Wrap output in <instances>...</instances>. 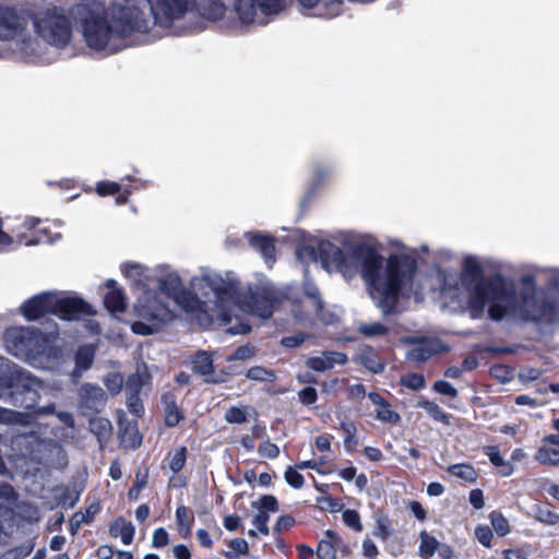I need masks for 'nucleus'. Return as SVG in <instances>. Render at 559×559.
Masks as SVG:
<instances>
[{
	"label": "nucleus",
	"mask_w": 559,
	"mask_h": 559,
	"mask_svg": "<svg viewBox=\"0 0 559 559\" xmlns=\"http://www.w3.org/2000/svg\"><path fill=\"white\" fill-rule=\"evenodd\" d=\"M157 296L160 300L167 301L168 308L170 301L176 297L183 288L181 277L176 272L167 273L166 275L158 278Z\"/></svg>",
	"instance_id": "aec40b11"
},
{
	"label": "nucleus",
	"mask_w": 559,
	"mask_h": 559,
	"mask_svg": "<svg viewBox=\"0 0 559 559\" xmlns=\"http://www.w3.org/2000/svg\"><path fill=\"white\" fill-rule=\"evenodd\" d=\"M160 401L164 406V425L168 428L176 427L185 418V413L178 406L175 394L165 392Z\"/></svg>",
	"instance_id": "393cba45"
},
{
	"label": "nucleus",
	"mask_w": 559,
	"mask_h": 559,
	"mask_svg": "<svg viewBox=\"0 0 559 559\" xmlns=\"http://www.w3.org/2000/svg\"><path fill=\"white\" fill-rule=\"evenodd\" d=\"M296 524V519L290 514H282L277 518L273 526V535L276 540L281 539V535L285 531H289Z\"/></svg>",
	"instance_id": "603ef678"
},
{
	"label": "nucleus",
	"mask_w": 559,
	"mask_h": 559,
	"mask_svg": "<svg viewBox=\"0 0 559 559\" xmlns=\"http://www.w3.org/2000/svg\"><path fill=\"white\" fill-rule=\"evenodd\" d=\"M225 420L229 424H243L247 421V413L238 406H230L225 413Z\"/></svg>",
	"instance_id": "680f3d73"
},
{
	"label": "nucleus",
	"mask_w": 559,
	"mask_h": 559,
	"mask_svg": "<svg viewBox=\"0 0 559 559\" xmlns=\"http://www.w3.org/2000/svg\"><path fill=\"white\" fill-rule=\"evenodd\" d=\"M359 362L373 373L382 372L384 364L373 348L367 347L359 354Z\"/></svg>",
	"instance_id": "58836bf2"
},
{
	"label": "nucleus",
	"mask_w": 559,
	"mask_h": 559,
	"mask_svg": "<svg viewBox=\"0 0 559 559\" xmlns=\"http://www.w3.org/2000/svg\"><path fill=\"white\" fill-rule=\"evenodd\" d=\"M416 407L425 409L435 421L450 425L451 414L445 413L436 402L423 399L417 402Z\"/></svg>",
	"instance_id": "f704fd0d"
},
{
	"label": "nucleus",
	"mask_w": 559,
	"mask_h": 559,
	"mask_svg": "<svg viewBox=\"0 0 559 559\" xmlns=\"http://www.w3.org/2000/svg\"><path fill=\"white\" fill-rule=\"evenodd\" d=\"M3 342L8 353L29 361L45 353L48 340L39 329L10 326L4 331Z\"/></svg>",
	"instance_id": "423d86ee"
},
{
	"label": "nucleus",
	"mask_w": 559,
	"mask_h": 559,
	"mask_svg": "<svg viewBox=\"0 0 559 559\" xmlns=\"http://www.w3.org/2000/svg\"><path fill=\"white\" fill-rule=\"evenodd\" d=\"M444 349V345L440 340L421 337L414 341V346L409 349L407 356L409 360L425 362Z\"/></svg>",
	"instance_id": "6ab92c4d"
},
{
	"label": "nucleus",
	"mask_w": 559,
	"mask_h": 559,
	"mask_svg": "<svg viewBox=\"0 0 559 559\" xmlns=\"http://www.w3.org/2000/svg\"><path fill=\"white\" fill-rule=\"evenodd\" d=\"M151 385L152 374L144 362L139 365L135 371L128 374L124 380L127 408L136 418H141L145 413L141 392L144 386Z\"/></svg>",
	"instance_id": "9b49d317"
},
{
	"label": "nucleus",
	"mask_w": 559,
	"mask_h": 559,
	"mask_svg": "<svg viewBox=\"0 0 559 559\" xmlns=\"http://www.w3.org/2000/svg\"><path fill=\"white\" fill-rule=\"evenodd\" d=\"M36 33L48 44L66 48L72 38V23L60 7H49L35 14L31 13Z\"/></svg>",
	"instance_id": "39448f33"
},
{
	"label": "nucleus",
	"mask_w": 559,
	"mask_h": 559,
	"mask_svg": "<svg viewBox=\"0 0 559 559\" xmlns=\"http://www.w3.org/2000/svg\"><path fill=\"white\" fill-rule=\"evenodd\" d=\"M231 0H205L202 5L203 15L213 21L223 19L227 10V4ZM233 5L235 7V0L233 1Z\"/></svg>",
	"instance_id": "c9c22d12"
},
{
	"label": "nucleus",
	"mask_w": 559,
	"mask_h": 559,
	"mask_svg": "<svg viewBox=\"0 0 559 559\" xmlns=\"http://www.w3.org/2000/svg\"><path fill=\"white\" fill-rule=\"evenodd\" d=\"M40 389H43L41 381L31 372L21 369L12 380V385L8 386V389L2 392L0 397H4L9 400L12 405L24 408L31 413L38 404Z\"/></svg>",
	"instance_id": "1a4fd4ad"
},
{
	"label": "nucleus",
	"mask_w": 559,
	"mask_h": 559,
	"mask_svg": "<svg viewBox=\"0 0 559 559\" xmlns=\"http://www.w3.org/2000/svg\"><path fill=\"white\" fill-rule=\"evenodd\" d=\"M90 431L97 438L99 444L108 441L112 432V425L108 418L90 416Z\"/></svg>",
	"instance_id": "7c9ffc66"
},
{
	"label": "nucleus",
	"mask_w": 559,
	"mask_h": 559,
	"mask_svg": "<svg viewBox=\"0 0 559 559\" xmlns=\"http://www.w3.org/2000/svg\"><path fill=\"white\" fill-rule=\"evenodd\" d=\"M489 373L491 378L501 383H507L513 379V369L503 364H495L490 367Z\"/></svg>",
	"instance_id": "864d4df0"
},
{
	"label": "nucleus",
	"mask_w": 559,
	"mask_h": 559,
	"mask_svg": "<svg viewBox=\"0 0 559 559\" xmlns=\"http://www.w3.org/2000/svg\"><path fill=\"white\" fill-rule=\"evenodd\" d=\"M521 289L519 298L521 301L520 316L525 322L552 324L557 320V305L551 300H543L538 311L527 309L528 305L536 302V280L534 275L527 274L521 277Z\"/></svg>",
	"instance_id": "6e6552de"
},
{
	"label": "nucleus",
	"mask_w": 559,
	"mask_h": 559,
	"mask_svg": "<svg viewBox=\"0 0 559 559\" xmlns=\"http://www.w3.org/2000/svg\"><path fill=\"white\" fill-rule=\"evenodd\" d=\"M535 460L543 465H559V450L542 447L537 450Z\"/></svg>",
	"instance_id": "8fccbe9b"
},
{
	"label": "nucleus",
	"mask_w": 559,
	"mask_h": 559,
	"mask_svg": "<svg viewBox=\"0 0 559 559\" xmlns=\"http://www.w3.org/2000/svg\"><path fill=\"white\" fill-rule=\"evenodd\" d=\"M96 348L92 344H83L79 346L74 355V373L88 370L94 362Z\"/></svg>",
	"instance_id": "c756f323"
},
{
	"label": "nucleus",
	"mask_w": 559,
	"mask_h": 559,
	"mask_svg": "<svg viewBox=\"0 0 559 559\" xmlns=\"http://www.w3.org/2000/svg\"><path fill=\"white\" fill-rule=\"evenodd\" d=\"M246 377L257 381H270L274 373L263 367L254 366L248 369Z\"/></svg>",
	"instance_id": "0e129e2a"
},
{
	"label": "nucleus",
	"mask_w": 559,
	"mask_h": 559,
	"mask_svg": "<svg viewBox=\"0 0 559 559\" xmlns=\"http://www.w3.org/2000/svg\"><path fill=\"white\" fill-rule=\"evenodd\" d=\"M283 8V0H235V11L245 24L255 21L258 10L264 15H270L281 12Z\"/></svg>",
	"instance_id": "2eb2a0df"
},
{
	"label": "nucleus",
	"mask_w": 559,
	"mask_h": 559,
	"mask_svg": "<svg viewBox=\"0 0 559 559\" xmlns=\"http://www.w3.org/2000/svg\"><path fill=\"white\" fill-rule=\"evenodd\" d=\"M300 4L307 9L322 7L319 14L333 17L342 11L343 0H299Z\"/></svg>",
	"instance_id": "c85d7f7f"
},
{
	"label": "nucleus",
	"mask_w": 559,
	"mask_h": 559,
	"mask_svg": "<svg viewBox=\"0 0 559 559\" xmlns=\"http://www.w3.org/2000/svg\"><path fill=\"white\" fill-rule=\"evenodd\" d=\"M95 313L91 304L78 296L59 297L53 292V316L61 320H80Z\"/></svg>",
	"instance_id": "ddd939ff"
},
{
	"label": "nucleus",
	"mask_w": 559,
	"mask_h": 559,
	"mask_svg": "<svg viewBox=\"0 0 559 559\" xmlns=\"http://www.w3.org/2000/svg\"><path fill=\"white\" fill-rule=\"evenodd\" d=\"M21 313L27 321L53 314V292H43L28 298L22 304Z\"/></svg>",
	"instance_id": "f3484780"
},
{
	"label": "nucleus",
	"mask_w": 559,
	"mask_h": 559,
	"mask_svg": "<svg viewBox=\"0 0 559 559\" xmlns=\"http://www.w3.org/2000/svg\"><path fill=\"white\" fill-rule=\"evenodd\" d=\"M368 399L372 404L378 405L376 418L382 423L397 425L401 421V415L392 409L391 404L378 392H369Z\"/></svg>",
	"instance_id": "b1692460"
},
{
	"label": "nucleus",
	"mask_w": 559,
	"mask_h": 559,
	"mask_svg": "<svg viewBox=\"0 0 559 559\" xmlns=\"http://www.w3.org/2000/svg\"><path fill=\"white\" fill-rule=\"evenodd\" d=\"M419 539L418 555L423 559H430L439 548L440 542L426 531L419 533Z\"/></svg>",
	"instance_id": "ea45409f"
},
{
	"label": "nucleus",
	"mask_w": 559,
	"mask_h": 559,
	"mask_svg": "<svg viewBox=\"0 0 559 559\" xmlns=\"http://www.w3.org/2000/svg\"><path fill=\"white\" fill-rule=\"evenodd\" d=\"M81 26L86 45L97 51L110 48L118 52L127 45L122 41L135 33L145 34L150 31V20L136 7H122L109 21L105 11L95 12L87 4L82 5Z\"/></svg>",
	"instance_id": "f03ea898"
},
{
	"label": "nucleus",
	"mask_w": 559,
	"mask_h": 559,
	"mask_svg": "<svg viewBox=\"0 0 559 559\" xmlns=\"http://www.w3.org/2000/svg\"><path fill=\"white\" fill-rule=\"evenodd\" d=\"M357 330L365 337L384 336L390 331L385 324L380 322L362 323Z\"/></svg>",
	"instance_id": "09e8293b"
},
{
	"label": "nucleus",
	"mask_w": 559,
	"mask_h": 559,
	"mask_svg": "<svg viewBox=\"0 0 559 559\" xmlns=\"http://www.w3.org/2000/svg\"><path fill=\"white\" fill-rule=\"evenodd\" d=\"M121 273L123 276L129 278H135L136 281H141L144 276L145 267L140 263L135 262H123L120 265Z\"/></svg>",
	"instance_id": "5fc2aeb1"
},
{
	"label": "nucleus",
	"mask_w": 559,
	"mask_h": 559,
	"mask_svg": "<svg viewBox=\"0 0 559 559\" xmlns=\"http://www.w3.org/2000/svg\"><path fill=\"white\" fill-rule=\"evenodd\" d=\"M135 528L131 522H127L123 518L117 519L109 526V534L112 537L120 536L124 545H130L133 542Z\"/></svg>",
	"instance_id": "473e14b6"
},
{
	"label": "nucleus",
	"mask_w": 559,
	"mask_h": 559,
	"mask_svg": "<svg viewBox=\"0 0 559 559\" xmlns=\"http://www.w3.org/2000/svg\"><path fill=\"white\" fill-rule=\"evenodd\" d=\"M118 424V439L120 447L123 449L135 450L141 447L143 436L139 430L138 418L130 420L121 411L117 418Z\"/></svg>",
	"instance_id": "a211bd4d"
},
{
	"label": "nucleus",
	"mask_w": 559,
	"mask_h": 559,
	"mask_svg": "<svg viewBox=\"0 0 559 559\" xmlns=\"http://www.w3.org/2000/svg\"><path fill=\"white\" fill-rule=\"evenodd\" d=\"M108 292L104 296V306L111 313H121L127 309V297L118 283L109 278L105 282Z\"/></svg>",
	"instance_id": "412c9836"
},
{
	"label": "nucleus",
	"mask_w": 559,
	"mask_h": 559,
	"mask_svg": "<svg viewBox=\"0 0 559 559\" xmlns=\"http://www.w3.org/2000/svg\"><path fill=\"white\" fill-rule=\"evenodd\" d=\"M169 468L174 474H178L187 462V448L185 445L179 447L175 451L168 453Z\"/></svg>",
	"instance_id": "de8ad7c7"
},
{
	"label": "nucleus",
	"mask_w": 559,
	"mask_h": 559,
	"mask_svg": "<svg viewBox=\"0 0 559 559\" xmlns=\"http://www.w3.org/2000/svg\"><path fill=\"white\" fill-rule=\"evenodd\" d=\"M202 281L213 292L216 306L219 308L218 319L222 325H229L233 320L230 306L241 308V299L245 290L241 289V283L238 280H225L221 275H204Z\"/></svg>",
	"instance_id": "0eeeda50"
},
{
	"label": "nucleus",
	"mask_w": 559,
	"mask_h": 559,
	"mask_svg": "<svg viewBox=\"0 0 559 559\" xmlns=\"http://www.w3.org/2000/svg\"><path fill=\"white\" fill-rule=\"evenodd\" d=\"M394 530L392 527L391 520L386 515H380L376 520V527L373 531V535L385 542L392 534Z\"/></svg>",
	"instance_id": "3c124183"
},
{
	"label": "nucleus",
	"mask_w": 559,
	"mask_h": 559,
	"mask_svg": "<svg viewBox=\"0 0 559 559\" xmlns=\"http://www.w3.org/2000/svg\"><path fill=\"white\" fill-rule=\"evenodd\" d=\"M343 539L337 532L326 530L324 538L318 543L317 557L318 559H336V551Z\"/></svg>",
	"instance_id": "a878e982"
},
{
	"label": "nucleus",
	"mask_w": 559,
	"mask_h": 559,
	"mask_svg": "<svg viewBox=\"0 0 559 559\" xmlns=\"http://www.w3.org/2000/svg\"><path fill=\"white\" fill-rule=\"evenodd\" d=\"M284 299L282 293L270 286L248 288L241 299V309L262 319H270Z\"/></svg>",
	"instance_id": "9d476101"
},
{
	"label": "nucleus",
	"mask_w": 559,
	"mask_h": 559,
	"mask_svg": "<svg viewBox=\"0 0 559 559\" xmlns=\"http://www.w3.org/2000/svg\"><path fill=\"white\" fill-rule=\"evenodd\" d=\"M461 281L468 289L467 309L472 319H480L488 299L515 300L518 292L501 274L484 276L480 263L474 257L464 259Z\"/></svg>",
	"instance_id": "7ed1b4c3"
},
{
	"label": "nucleus",
	"mask_w": 559,
	"mask_h": 559,
	"mask_svg": "<svg viewBox=\"0 0 559 559\" xmlns=\"http://www.w3.org/2000/svg\"><path fill=\"white\" fill-rule=\"evenodd\" d=\"M484 453L489 457V461L493 466L501 468L500 474L502 476H510L513 473V465L510 462L504 461L497 445L485 447Z\"/></svg>",
	"instance_id": "e433bc0d"
},
{
	"label": "nucleus",
	"mask_w": 559,
	"mask_h": 559,
	"mask_svg": "<svg viewBox=\"0 0 559 559\" xmlns=\"http://www.w3.org/2000/svg\"><path fill=\"white\" fill-rule=\"evenodd\" d=\"M103 383L106 386L107 391L112 396H115L121 392L123 384H124V378H123L122 373L112 371V372H108L104 377Z\"/></svg>",
	"instance_id": "a18cd8bd"
},
{
	"label": "nucleus",
	"mask_w": 559,
	"mask_h": 559,
	"mask_svg": "<svg viewBox=\"0 0 559 559\" xmlns=\"http://www.w3.org/2000/svg\"><path fill=\"white\" fill-rule=\"evenodd\" d=\"M536 520L547 525H556L559 523V514L551 509L539 508L536 512Z\"/></svg>",
	"instance_id": "774afa93"
},
{
	"label": "nucleus",
	"mask_w": 559,
	"mask_h": 559,
	"mask_svg": "<svg viewBox=\"0 0 559 559\" xmlns=\"http://www.w3.org/2000/svg\"><path fill=\"white\" fill-rule=\"evenodd\" d=\"M316 501L322 510H328L330 512H338L344 507L341 499L331 496H320Z\"/></svg>",
	"instance_id": "4d7b16f0"
},
{
	"label": "nucleus",
	"mask_w": 559,
	"mask_h": 559,
	"mask_svg": "<svg viewBox=\"0 0 559 559\" xmlns=\"http://www.w3.org/2000/svg\"><path fill=\"white\" fill-rule=\"evenodd\" d=\"M31 13L15 7L0 5V40H11L26 29Z\"/></svg>",
	"instance_id": "f8f14e48"
},
{
	"label": "nucleus",
	"mask_w": 559,
	"mask_h": 559,
	"mask_svg": "<svg viewBox=\"0 0 559 559\" xmlns=\"http://www.w3.org/2000/svg\"><path fill=\"white\" fill-rule=\"evenodd\" d=\"M342 520L346 526L350 527L355 532H361L364 530L360 515L356 510L346 509L343 511Z\"/></svg>",
	"instance_id": "6e6d98bb"
},
{
	"label": "nucleus",
	"mask_w": 559,
	"mask_h": 559,
	"mask_svg": "<svg viewBox=\"0 0 559 559\" xmlns=\"http://www.w3.org/2000/svg\"><path fill=\"white\" fill-rule=\"evenodd\" d=\"M329 175V170L326 167L323 166H317L314 169V182L313 187L305 194L304 199L301 200L300 206L302 209H306L311 200L314 197L317 187L320 186V183L324 180V178Z\"/></svg>",
	"instance_id": "49530a36"
},
{
	"label": "nucleus",
	"mask_w": 559,
	"mask_h": 559,
	"mask_svg": "<svg viewBox=\"0 0 559 559\" xmlns=\"http://www.w3.org/2000/svg\"><path fill=\"white\" fill-rule=\"evenodd\" d=\"M401 383L408 389L417 391L425 388L426 380L421 373L412 372L403 377Z\"/></svg>",
	"instance_id": "052dcab7"
},
{
	"label": "nucleus",
	"mask_w": 559,
	"mask_h": 559,
	"mask_svg": "<svg viewBox=\"0 0 559 559\" xmlns=\"http://www.w3.org/2000/svg\"><path fill=\"white\" fill-rule=\"evenodd\" d=\"M490 523L499 537H504L511 532L508 519L500 511H492L489 514Z\"/></svg>",
	"instance_id": "c03bdc74"
},
{
	"label": "nucleus",
	"mask_w": 559,
	"mask_h": 559,
	"mask_svg": "<svg viewBox=\"0 0 559 559\" xmlns=\"http://www.w3.org/2000/svg\"><path fill=\"white\" fill-rule=\"evenodd\" d=\"M338 429L343 430L344 436V447L346 452L353 453L357 450L359 444V439L356 436L357 427L353 421H341Z\"/></svg>",
	"instance_id": "79ce46f5"
},
{
	"label": "nucleus",
	"mask_w": 559,
	"mask_h": 559,
	"mask_svg": "<svg viewBox=\"0 0 559 559\" xmlns=\"http://www.w3.org/2000/svg\"><path fill=\"white\" fill-rule=\"evenodd\" d=\"M284 478L286 483L294 489H300L305 484L304 476L298 472V469L295 466H287L284 473Z\"/></svg>",
	"instance_id": "13d9d810"
},
{
	"label": "nucleus",
	"mask_w": 559,
	"mask_h": 559,
	"mask_svg": "<svg viewBox=\"0 0 559 559\" xmlns=\"http://www.w3.org/2000/svg\"><path fill=\"white\" fill-rule=\"evenodd\" d=\"M475 537L485 548L492 547L493 533L488 525H477L475 528Z\"/></svg>",
	"instance_id": "bf43d9fd"
},
{
	"label": "nucleus",
	"mask_w": 559,
	"mask_h": 559,
	"mask_svg": "<svg viewBox=\"0 0 559 559\" xmlns=\"http://www.w3.org/2000/svg\"><path fill=\"white\" fill-rule=\"evenodd\" d=\"M155 22L169 25L185 15L191 0H148Z\"/></svg>",
	"instance_id": "dca6fc26"
},
{
	"label": "nucleus",
	"mask_w": 559,
	"mask_h": 559,
	"mask_svg": "<svg viewBox=\"0 0 559 559\" xmlns=\"http://www.w3.org/2000/svg\"><path fill=\"white\" fill-rule=\"evenodd\" d=\"M298 400L305 406L313 405L318 401V392L313 386H305L298 391Z\"/></svg>",
	"instance_id": "338daca9"
},
{
	"label": "nucleus",
	"mask_w": 559,
	"mask_h": 559,
	"mask_svg": "<svg viewBox=\"0 0 559 559\" xmlns=\"http://www.w3.org/2000/svg\"><path fill=\"white\" fill-rule=\"evenodd\" d=\"M108 401L107 393L97 384L83 383L78 391V406L83 416L100 413Z\"/></svg>",
	"instance_id": "4468645a"
},
{
	"label": "nucleus",
	"mask_w": 559,
	"mask_h": 559,
	"mask_svg": "<svg viewBox=\"0 0 559 559\" xmlns=\"http://www.w3.org/2000/svg\"><path fill=\"white\" fill-rule=\"evenodd\" d=\"M192 370L194 373L209 377L212 376L215 371L213 357L210 353L205 350L197 352L191 359Z\"/></svg>",
	"instance_id": "2f4dec72"
},
{
	"label": "nucleus",
	"mask_w": 559,
	"mask_h": 559,
	"mask_svg": "<svg viewBox=\"0 0 559 559\" xmlns=\"http://www.w3.org/2000/svg\"><path fill=\"white\" fill-rule=\"evenodd\" d=\"M280 509L278 500L273 495H263L259 500V511H264L265 514L269 512H277Z\"/></svg>",
	"instance_id": "69168bd1"
},
{
	"label": "nucleus",
	"mask_w": 559,
	"mask_h": 559,
	"mask_svg": "<svg viewBox=\"0 0 559 559\" xmlns=\"http://www.w3.org/2000/svg\"><path fill=\"white\" fill-rule=\"evenodd\" d=\"M306 295L312 300L316 316L321 323L330 325L337 321V316L324 306L318 289L307 292Z\"/></svg>",
	"instance_id": "cd10ccee"
},
{
	"label": "nucleus",
	"mask_w": 559,
	"mask_h": 559,
	"mask_svg": "<svg viewBox=\"0 0 559 559\" xmlns=\"http://www.w3.org/2000/svg\"><path fill=\"white\" fill-rule=\"evenodd\" d=\"M173 301L179 305L186 312L193 314L202 306H206L204 301H201L198 296L191 290L183 288Z\"/></svg>",
	"instance_id": "72a5a7b5"
},
{
	"label": "nucleus",
	"mask_w": 559,
	"mask_h": 559,
	"mask_svg": "<svg viewBox=\"0 0 559 559\" xmlns=\"http://www.w3.org/2000/svg\"><path fill=\"white\" fill-rule=\"evenodd\" d=\"M134 312L144 321H134L131 331L134 334L148 336L176 319V313L168 308L167 301L158 298L157 292L144 289L134 305Z\"/></svg>",
	"instance_id": "20e7f679"
},
{
	"label": "nucleus",
	"mask_w": 559,
	"mask_h": 559,
	"mask_svg": "<svg viewBox=\"0 0 559 559\" xmlns=\"http://www.w3.org/2000/svg\"><path fill=\"white\" fill-rule=\"evenodd\" d=\"M95 191L99 197L117 195L116 203L123 205L128 203L132 188L129 185L122 186L115 181L103 180L96 183Z\"/></svg>",
	"instance_id": "5701e85b"
},
{
	"label": "nucleus",
	"mask_w": 559,
	"mask_h": 559,
	"mask_svg": "<svg viewBox=\"0 0 559 559\" xmlns=\"http://www.w3.org/2000/svg\"><path fill=\"white\" fill-rule=\"evenodd\" d=\"M100 511V504L98 501L90 503L85 511L75 512L70 519V533L75 535L83 524H91L94 521L95 515Z\"/></svg>",
	"instance_id": "bb28decb"
},
{
	"label": "nucleus",
	"mask_w": 559,
	"mask_h": 559,
	"mask_svg": "<svg viewBox=\"0 0 559 559\" xmlns=\"http://www.w3.org/2000/svg\"><path fill=\"white\" fill-rule=\"evenodd\" d=\"M249 245L260 252V254L264 258L265 262H274L275 261V238L273 236L263 235L260 233H249L247 235Z\"/></svg>",
	"instance_id": "4be33fe9"
},
{
	"label": "nucleus",
	"mask_w": 559,
	"mask_h": 559,
	"mask_svg": "<svg viewBox=\"0 0 559 559\" xmlns=\"http://www.w3.org/2000/svg\"><path fill=\"white\" fill-rule=\"evenodd\" d=\"M448 472L467 483H475L478 476L474 466L465 463L450 465Z\"/></svg>",
	"instance_id": "37998d69"
},
{
	"label": "nucleus",
	"mask_w": 559,
	"mask_h": 559,
	"mask_svg": "<svg viewBox=\"0 0 559 559\" xmlns=\"http://www.w3.org/2000/svg\"><path fill=\"white\" fill-rule=\"evenodd\" d=\"M20 370L15 368V365H11L7 358L0 356V395L8 386L12 385V380Z\"/></svg>",
	"instance_id": "a19ab883"
},
{
	"label": "nucleus",
	"mask_w": 559,
	"mask_h": 559,
	"mask_svg": "<svg viewBox=\"0 0 559 559\" xmlns=\"http://www.w3.org/2000/svg\"><path fill=\"white\" fill-rule=\"evenodd\" d=\"M490 305L488 307V316L493 321H501L508 313V308L504 305H501V300H492L488 299Z\"/></svg>",
	"instance_id": "e2e57ef3"
},
{
	"label": "nucleus",
	"mask_w": 559,
	"mask_h": 559,
	"mask_svg": "<svg viewBox=\"0 0 559 559\" xmlns=\"http://www.w3.org/2000/svg\"><path fill=\"white\" fill-rule=\"evenodd\" d=\"M313 261L324 267L334 265L344 276L353 277L360 261V275L376 306L384 316L397 312V306L405 290H411L418 271L417 260L407 253H391L383 264V258L369 246H358L353 257L329 240H321L317 247L304 248Z\"/></svg>",
	"instance_id": "f257e3e1"
},
{
	"label": "nucleus",
	"mask_w": 559,
	"mask_h": 559,
	"mask_svg": "<svg viewBox=\"0 0 559 559\" xmlns=\"http://www.w3.org/2000/svg\"><path fill=\"white\" fill-rule=\"evenodd\" d=\"M176 522L179 534L182 537H188L192 530L194 515L186 506H179L176 509Z\"/></svg>",
	"instance_id": "4c0bfd02"
}]
</instances>
